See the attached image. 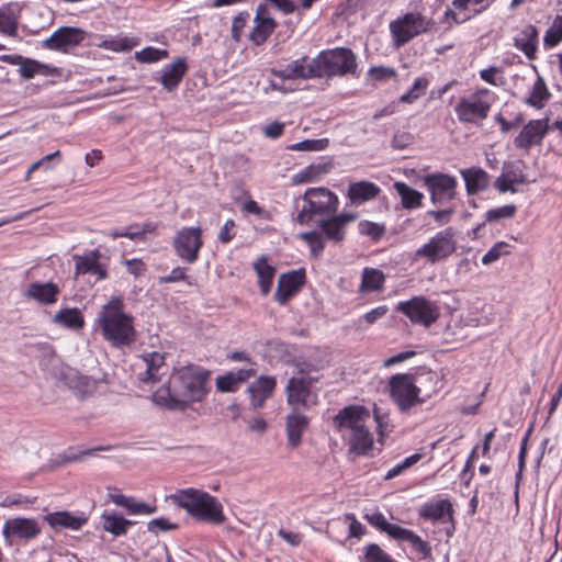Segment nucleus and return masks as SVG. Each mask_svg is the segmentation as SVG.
<instances>
[{
    "label": "nucleus",
    "mask_w": 562,
    "mask_h": 562,
    "mask_svg": "<svg viewBox=\"0 0 562 562\" xmlns=\"http://www.w3.org/2000/svg\"><path fill=\"white\" fill-rule=\"evenodd\" d=\"M168 57L166 49H159L156 47H145L144 49L135 53V58L140 63H155L162 58Z\"/></svg>",
    "instance_id": "obj_52"
},
{
    "label": "nucleus",
    "mask_w": 562,
    "mask_h": 562,
    "mask_svg": "<svg viewBox=\"0 0 562 562\" xmlns=\"http://www.w3.org/2000/svg\"><path fill=\"white\" fill-rule=\"evenodd\" d=\"M395 311L404 314L413 324L424 327L431 326L440 316L438 304L423 295L400 302Z\"/></svg>",
    "instance_id": "obj_9"
},
{
    "label": "nucleus",
    "mask_w": 562,
    "mask_h": 562,
    "mask_svg": "<svg viewBox=\"0 0 562 562\" xmlns=\"http://www.w3.org/2000/svg\"><path fill=\"white\" fill-rule=\"evenodd\" d=\"M422 459L420 453H414L407 457L402 463L395 465L384 476V480H392L393 477L402 474L406 469L411 468Z\"/></svg>",
    "instance_id": "obj_56"
},
{
    "label": "nucleus",
    "mask_w": 562,
    "mask_h": 562,
    "mask_svg": "<svg viewBox=\"0 0 562 562\" xmlns=\"http://www.w3.org/2000/svg\"><path fill=\"white\" fill-rule=\"evenodd\" d=\"M503 173L514 183H528L529 180L524 171L514 162H505L503 166Z\"/></svg>",
    "instance_id": "obj_54"
},
{
    "label": "nucleus",
    "mask_w": 562,
    "mask_h": 562,
    "mask_svg": "<svg viewBox=\"0 0 562 562\" xmlns=\"http://www.w3.org/2000/svg\"><path fill=\"white\" fill-rule=\"evenodd\" d=\"M457 249L456 231L448 227L436 233L414 252V259H425L429 265L447 260Z\"/></svg>",
    "instance_id": "obj_6"
},
{
    "label": "nucleus",
    "mask_w": 562,
    "mask_h": 562,
    "mask_svg": "<svg viewBox=\"0 0 562 562\" xmlns=\"http://www.w3.org/2000/svg\"><path fill=\"white\" fill-rule=\"evenodd\" d=\"M60 289L57 283L48 282H31L23 292L26 300L37 302L41 305H52L58 301Z\"/></svg>",
    "instance_id": "obj_20"
},
{
    "label": "nucleus",
    "mask_w": 562,
    "mask_h": 562,
    "mask_svg": "<svg viewBox=\"0 0 562 562\" xmlns=\"http://www.w3.org/2000/svg\"><path fill=\"white\" fill-rule=\"evenodd\" d=\"M390 395L396 403L401 412H406L416 404L425 402L420 396L415 381V376L407 373H398L391 376Z\"/></svg>",
    "instance_id": "obj_10"
},
{
    "label": "nucleus",
    "mask_w": 562,
    "mask_h": 562,
    "mask_svg": "<svg viewBox=\"0 0 562 562\" xmlns=\"http://www.w3.org/2000/svg\"><path fill=\"white\" fill-rule=\"evenodd\" d=\"M277 386L274 376L261 375L254 381L248 387L249 404L252 409L261 408L265 402L272 396Z\"/></svg>",
    "instance_id": "obj_21"
},
{
    "label": "nucleus",
    "mask_w": 562,
    "mask_h": 562,
    "mask_svg": "<svg viewBox=\"0 0 562 562\" xmlns=\"http://www.w3.org/2000/svg\"><path fill=\"white\" fill-rule=\"evenodd\" d=\"M385 281L384 273L375 268H364L362 271V279L360 291H380L383 289Z\"/></svg>",
    "instance_id": "obj_43"
},
{
    "label": "nucleus",
    "mask_w": 562,
    "mask_h": 562,
    "mask_svg": "<svg viewBox=\"0 0 562 562\" xmlns=\"http://www.w3.org/2000/svg\"><path fill=\"white\" fill-rule=\"evenodd\" d=\"M329 366L328 353L315 348L310 355L299 359L295 363L297 373L310 375L312 372L321 371Z\"/></svg>",
    "instance_id": "obj_29"
},
{
    "label": "nucleus",
    "mask_w": 562,
    "mask_h": 562,
    "mask_svg": "<svg viewBox=\"0 0 562 562\" xmlns=\"http://www.w3.org/2000/svg\"><path fill=\"white\" fill-rule=\"evenodd\" d=\"M74 259L76 262V274H92L100 263L98 251H92L91 254L83 256L77 255Z\"/></svg>",
    "instance_id": "obj_45"
},
{
    "label": "nucleus",
    "mask_w": 562,
    "mask_h": 562,
    "mask_svg": "<svg viewBox=\"0 0 562 562\" xmlns=\"http://www.w3.org/2000/svg\"><path fill=\"white\" fill-rule=\"evenodd\" d=\"M358 229L361 235L368 236L374 241L380 240L386 232L384 225L370 221H360L358 224Z\"/></svg>",
    "instance_id": "obj_48"
},
{
    "label": "nucleus",
    "mask_w": 562,
    "mask_h": 562,
    "mask_svg": "<svg viewBox=\"0 0 562 562\" xmlns=\"http://www.w3.org/2000/svg\"><path fill=\"white\" fill-rule=\"evenodd\" d=\"M186 58L178 57L171 64L166 65L161 70L160 83L167 91L175 90L187 72Z\"/></svg>",
    "instance_id": "obj_27"
},
{
    "label": "nucleus",
    "mask_w": 562,
    "mask_h": 562,
    "mask_svg": "<svg viewBox=\"0 0 562 562\" xmlns=\"http://www.w3.org/2000/svg\"><path fill=\"white\" fill-rule=\"evenodd\" d=\"M270 72L282 80H308L318 78L316 57L302 56L281 68H271Z\"/></svg>",
    "instance_id": "obj_16"
},
{
    "label": "nucleus",
    "mask_w": 562,
    "mask_h": 562,
    "mask_svg": "<svg viewBox=\"0 0 562 562\" xmlns=\"http://www.w3.org/2000/svg\"><path fill=\"white\" fill-rule=\"evenodd\" d=\"M316 382H318V378L304 373H297V375L290 378L285 386L288 404L303 408L308 407L311 389Z\"/></svg>",
    "instance_id": "obj_18"
},
{
    "label": "nucleus",
    "mask_w": 562,
    "mask_h": 562,
    "mask_svg": "<svg viewBox=\"0 0 562 562\" xmlns=\"http://www.w3.org/2000/svg\"><path fill=\"white\" fill-rule=\"evenodd\" d=\"M368 75L376 81H384L396 76V71L392 67L374 66L368 71Z\"/></svg>",
    "instance_id": "obj_60"
},
{
    "label": "nucleus",
    "mask_w": 562,
    "mask_h": 562,
    "mask_svg": "<svg viewBox=\"0 0 562 562\" xmlns=\"http://www.w3.org/2000/svg\"><path fill=\"white\" fill-rule=\"evenodd\" d=\"M491 2L492 0H453L452 5L458 10H465L470 5L479 7L474 9V13L479 14L485 11L490 7Z\"/></svg>",
    "instance_id": "obj_58"
},
{
    "label": "nucleus",
    "mask_w": 562,
    "mask_h": 562,
    "mask_svg": "<svg viewBox=\"0 0 562 562\" xmlns=\"http://www.w3.org/2000/svg\"><path fill=\"white\" fill-rule=\"evenodd\" d=\"M249 19V13L246 11L239 12L233 20L232 24V37L235 41L240 40L241 32Z\"/></svg>",
    "instance_id": "obj_62"
},
{
    "label": "nucleus",
    "mask_w": 562,
    "mask_h": 562,
    "mask_svg": "<svg viewBox=\"0 0 562 562\" xmlns=\"http://www.w3.org/2000/svg\"><path fill=\"white\" fill-rule=\"evenodd\" d=\"M95 324L103 339L114 348L131 347L136 341L134 317L124 311V301L120 296H112L101 306Z\"/></svg>",
    "instance_id": "obj_2"
},
{
    "label": "nucleus",
    "mask_w": 562,
    "mask_h": 562,
    "mask_svg": "<svg viewBox=\"0 0 562 562\" xmlns=\"http://www.w3.org/2000/svg\"><path fill=\"white\" fill-rule=\"evenodd\" d=\"M299 237L306 241L310 247L311 254L313 257L317 258L322 255L325 248V241L323 234L318 231L304 232L299 235Z\"/></svg>",
    "instance_id": "obj_46"
},
{
    "label": "nucleus",
    "mask_w": 562,
    "mask_h": 562,
    "mask_svg": "<svg viewBox=\"0 0 562 562\" xmlns=\"http://www.w3.org/2000/svg\"><path fill=\"white\" fill-rule=\"evenodd\" d=\"M454 213L456 207L453 205H448L443 209L429 210L427 215L432 217L438 225L442 226L451 221Z\"/></svg>",
    "instance_id": "obj_57"
},
{
    "label": "nucleus",
    "mask_w": 562,
    "mask_h": 562,
    "mask_svg": "<svg viewBox=\"0 0 562 562\" xmlns=\"http://www.w3.org/2000/svg\"><path fill=\"white\" fill-rule=\"evenodd\" d=\"M415 381L419 394H423L422 397H424L425 401L442 389V378L435 371L420 373L415 378Z\"/></svg>",
    "instance_id": "obj_37"
},
{
    "label": "nucleus",
    "mask_w": 562,
    "mask_h": 562,
    "mask_svg": "<svg viewBox=\"0 0 562 562\" xmlns=\"http://www.w3.org/2000/svg\"><path fill=\"white\" fill-rule=\"evenodd\" d=\"M42 532L40 522L34 518L14 517L4 521L2 536L5 543L13 546L18 541L27 542Z\"/></svg>",
    "instance_id": "obj_11"
},
{
    "label": "nucleus",
    "mask_w": 562,
    "mask_h": 562,
    "mask_svg": "<svg viewBox=\"0 0 562 562\" xmlns=\"http://www.w3.org/2000/svg\"><path fill=\"white\" fill-rule=\"evenodd\" d=\"M168 498L199 521L221 525L226 520L223 505L205 491L193 487L178 490Z\"/></svg>",
    "instance_id": "obj_3"
},
{
    "label": "nucleus",
    "mask_w": 562,
    "mask_h": 562,
    "mask_svg": "<svg viewBox=\"0 0 562 562\" xmlns=\"http://www.w3.org/2000/svg\"><path fill=\"white\" fill-rule=\"evenodd\" d=\"M547 132L548 125L546 121H530L515 138L514 144L517 148L529 149L532 145L539 144Z\"/></svg>",
    "instance_id": "obj_24"
},
{
    "label": "nucleus",
    "mask_w": 562,
    "mask_h": 562,
    "mask_svg": "<svg viewBox=\"0 0 562 562\" xmlns=\"http://www.w3.org/2000/svg\"><path fill=\"white\" fill-rule=\"evenodd\" d=\"M356 218L357 214L353 213L334 214L327 220H322L319 227L327 239L334 243H341L346 237V226Z\"/></svg>",
    "instance_id": "obj_22"
},
{
    "label": "nucleus",
    "mask_w": 562,
    "mask_h": 562,
    "mask_svg": "<svg viewBox=\"0 0 562 562\" xmlns=\"http://www.w3.org/2000/svg\"><path fill=\"white\" fill-rule=\"evenodd\" d=\"M101 519L103 529L112 533L114 537L125 535L127 529L135 524L132 520L125 519L121 515L108 512L102 514Z\"/></svg>",
    "instance_id": "obj_40"
},
{
    "label": "nucleus",
    "mask_w": 562,
    "mask_h": 562,
    "mask_svg": "<svg viewBox=\"0 0 562 562\" xmlns=\"http://www.w3.org/2000/svg\"><path fill=\"white\" fill-rule=\"evenodd\" d=\"M257 371L254 368L239 369L218 375L215 380L216 390L221 393H234L239 386L256 376Z\"/></svg>",
    "instance_id": "obj_25"
},
{
    "label": "nucleus",
    "mask_w": 562,
    "mask_h": 562,
    "mask_svg": "<svg viewBox=\"0 0 562 562\" xmlns=\"http://www.w3.org/2000/svg\"><path fill=\"white\" fill-rule=\"evenodd\" d=\"M18 15L15 12V8L13 5H3L0 8V32L9 35L15 36L18 32Z\"/></svg>",
    "instance_id": "obj_44"
},
{
    "label": "nucleus",
    "mask_w": 562,
    "mask_h": 562,
    "mask_svg": "<svg viewBox=\"0 0 562 562\" xmlns=\"http://www.w3.org/2000/svg\"><path fill=\"white\" fill-rule=\"evenodd\" d=\"M255 26L250 33V41L256 45L263 44L274 31L277 23L269 16L266 4H259L254 19Z\"/></svg>",
    "instance_id": "obj_23"
},
{
    "label": "nucleus",
    "mask_w": 562,
    "mask_h": 562,
    "mask_svg": "<svg viewBox=\"0 0 562 562\" xmlns=\"http://www.w3.org/2000/svg\"><path fill=\"white\" fill-rule=\"evenodd\" d=\"M56 378L81 400L94 394L99 385L97 379L85 375L77 369L66 364L59 367Z\"/></svg>",
    "instance_id": "obj_13"
},
{
    "label": "nucleus",
    "mask_w": 562,
    "mask_h": 562,
    "mask_svg": "<svg viewBox=\"0 0 562 562\" xmlns=\"http://www.w3.org/2000/svg\"><path fill=\"white\" fill-rule=\"evenodd\" d=\"M544 45L548 47H553L558 45L562 41V16L557 15L553 24L550 29L547 30L544 35Z\"/></svg>",
    "instance_id": "obj_50"
},
{
    "label": "nucleus",
    "mask_w": 562,
    "mask_h": 562,
    "mask_svg": "<svg viewBox=\"0 0 562 562\" xmlns=\"http://www.w3.org/2000/svg\"><path fill=\"white\" fill-rule=\"evenodd\" d=\"M329 144L327 138L304 139L302 142L290 145V150L318 151L325 149Z\"/></svg>",
    "instance_id": "obj_53"
},
{
    "label": "nucleus",
    "mask_w": 562,
    "mask_h": 562,
    "mask_svg": "<svg viewBox=\"0 0 562 562\" xmlns=\"http://www.w3.org/2000/svg\"><path fill=\"white\" fill-rule=\"evenodd\" d=\"M305 273L302 269L282 273L278 280L274 300L283 305L285 304L304 284Z\"/></svg>",
    "instance_id": "obj_19"
},
{
    "label": "nucleus",
    "mask_w": 562,
    "mask_h": 562,
    "mask_svg": "<svg viewBox=\"0 0 562 562\" xmlns=\"http://www.w3.org/2000/svg\"><path fill=\"white\" fill-rule=\"evenodd\" d=\"M460 173L465 182L468 194H475L484 191L490 186L488 173L480 167H471L460 170Z\"/></svg>",
    "instance_id": "obj_30"
},
{
    "label": "nucleus",
    "mask_w": 562,
    "mask_h": 562,
    "mask_svg": "<svg viewBox=\"0 0 562 562\" xmlns=\"http://www.w3.org/2000/svg\"><path fill=\"white\" fill-rule=\"evenodd\" d=\"M509 254L510 245L505 241H498L482 257V263L488 266Z\"/></svg>",
    "instance_id": "obj_49"
},
{
    "label": "nucleus",
    "mask_w": 562,
    "mask_h": 562,
    "mask_svg": "<svg viewBox=\"0 0 562 562\" xmlns=\"http://www.w3.org/2000/svg\"><path fill=\"white\" fill-rule=\"evenodd\" d=\"M424 183L435 205L445 206L457 195V179L450 175L436 172L424 177Z\"/></svg>",
    "instance_id": "obj_14"
},
{
    "label": "nucleus",
    "mask_w": 562,
    "mask_h": 562,
    "mask_svg": "<svg viewBox=\"0 0 562 562\" xmlns=\"http://www.w3.org/2000/svg\"><path fill=\"white\" fill-rule=\"evenodd\" d=\"M453 508L449 499H440L436 503L425 504L420 510L419 516L424 519L432 521H445L446 516L452 520Z\"/></svg>",
    "instance_id": "obj_36"
},
{
    "label": "nucleus",
    "mask_w": 562,
    "mask_h": 562,
    "mask_svg": "<svg viewBox=\"0 0 562 562\" xmlns=\"http://www.w3.org/2000/svg\"><path fill=\"white\" fill-rule=\"evenodd\" d=\"M364 562H396L376 543L364 548Z\"/></svg>",
    "instance_id": "obj_51"
},
{
    "label": "nucleus",
    "mask_w": 562,
    "mask_h": 562,
    "mask_svg": "<svg viewBox=\"0 0 562 562\" xmlns=\"http://www.w3.org/2000/svg\"><path fill=\"white\" fill-rule=\"evenodd\" d=\"M53 322L69 329H81L85 326V317L77 307H65L58 311Z\"/></svg>",
    "instance_id": "obj_38"
},
{
    "label": "nucleus",
    "mask_w": 562,
    "mask_h": 562,
    "mask_svg": "<svg viewBox=\"0 0 562 562\" xmlns=\"http://www.w3.org/2000/svg\"><path fill=\"white\" fill-rule=\"evenodd\" d=\"M254 270L257 273L262 295H268L274 279L276 268L268 263L266 256H261L254 262Z\"/></svg>",
    "instance_id": "obj_39"
},
{
    "label": "nucleus",
    "mask_w": 562,
    "mask_h": 562,
    "mask_svg": "<svg viewBox=\"0 0 562 562\" xmlns=\"http://www.w3.org/2000/svg\"><path fill=\"white\" fill-rule=\"evenodd\" d=\"M547 86L542 78H538L532 86V91L527 102L536 108H542L543 101L549 98Z\"/></svg>",
    "instance_id": "obj_47"
},
{
    "label": "nucleus",
    "mask_w": 562,
    "mask_h": 562,
    "mask_svg": "<svg viewBox=\"0 0 562 562\" xmlns=\"http://www.w3.org/2000/svg\"><path fill=\"white\" fill-rule=\"evenodd\" d=\"M490 90L477 89L468 97H462L454 108L458 120L465 124H480L488 116L492 106Z\"/></svg>",
    "instance_id": "obj_7"
},
{
    "label": "nucleus",
    "mask_w": 562,
    "mask_h": 562,
    "mask_svg": "<svg viewBox=\"0 0 562 562\" xmlns=\"http://www.w3.org/2000/svg\"><path fill=\"white\" fill-rule=\"evenodd\" d=\"M304 205L297 213L296 222L308 224L316 215H334L338 210V198L329 189L308 188L303 195Z\"/></svg>",
    "instance_id": "obj_4"
},
{
    "label": "nucleus",
    "mask_w": 562,
    "mask_h": 562,
    "mask_svg": "<svg viewBox=\"0 0 562 562\" xmlns=\"http://www.w3.org/2000/svg\"><path fill=\"white\" fill-rule=\"evenodd\" d=\"M370 417L368 408L360 405H350L340 409L333 417L334 428L341 435L342 439L363 426Z\"/></svg>",
    "instance_id": "obj_15"
},
{
    "label": "nucleus",
    "mask_w": 562,
    "mask_h": 562,
    "mask_svg": "<svg viewBox=\"0 0 562 562\" xmlns=\"http://www.w3.org/2000/svg\"><path fill=\"white\" fill-rule=\"evenodd\" d=\"M389 536L395 540L409 542L413 549L423 554L424 558L429 557L431 553V548L429 547L428 542L424 541L411 529H406L393 524Z\"/></svg>",
    "instance_id": "obj_31"
},
{
    "label": "nucleus",
    "mask_w": 562,
    "mask_h": 562,
    "mask_svg": "<svg viewBox=\"0 0 562 562\" xmlns=\"http://www.w3.org/2000/svg\"><path fill=\"white\" fill-rule=\"evenodd\" d=\"M395 191L401 196V202L404 209L414 210L423 204L424 194L402 181H396L393 184Z\"/></svg>",
    "instance_id": "obj_41"
},
{
    "label": "nucleus",
    "mask_w": 562,
    "mask_h": 562,
    "mask_svg": "<svg viewBox=\"0 0 562 562\" xmlns=\"http://www.w3.org/2000/svg\"><path fill=\"white\" fill-rule=\"evenodd\" d=\"M44 520L53 529L65 528L70 530H79L87 524L88 517L85 514L76 516L70 512L61 510L48 513L44 516Z\"/></svg>",
    "instance_id": "obj_26"
},
{
    "label": "nucleus",
    "mask_w": 562,
    "mask_h": 562,
    "mask_svg": "<svg viewBox=\"0 0 562 562\" xmlns=\"http://www.w3.org/2000/svg\"><path fill=\"white\" fill-rule=\"evenodd\" d=\"M178 528V525L170 522L168 519L160 517L155 518L147 524V529L150 532L157 533L158 531H169Z\"/></svg>",
    "instance_id": "obj_61"
},
{
    "label": "nucleus",
    "mask_w": 562,
    "mask_h": 562,
    "mask_svg": "<svg viewBox=\"0 0 562 562\" xmlns=\"http://www.w3.org/2000/svg\"><path fill=\"white\" fill-rule=\"evenodd\" d=\"M146 364V376L143 379L144 382H157L160 381L161 369L165 367V356L159 352H150L143 357Z\"/></svg>",
    "instance_id": "obj_42"
},
{
    "label": "nucleus",
    "mask_w": 562,
    "mask_h": 562,
    "mask_svg": "<svg viewBox=\"0 0 562 562\" xmlns=\"http://www.w3.org/2000/svg\"><path fill=\"white\" fill-rule=\"evenodd\" d=\"M414 142V135L409 132L397 131L393 135L391 146L394 149L402 150L407 148Z\"/></svg>",
    "instance_id": "obj_59"
},
{
    "label": "nucleus",
    "mask_w": 562,
    "mask_h": 562,
    "mask_svg": "<svg viewBox=\"0 0 562 562\" xmlns=\"http://www.w3.org/2000/svg\"><path fill=\"white\" fill-rule=\"evenodd\" d=\"M318 78L355 75L357 57L350 48L337 47L322 50L316 56Z\"/></svg>",
    "instance_id": "obj_5"
},
{
    "label": "nucleus",
    "mask_w": 562,
    "mask_h": 562,
    "mask_svg": "<svg viewBox=\"0 0 562 562\" xmlns=\"http://www.w3.org/2000/svg\"><path fill=\"white\" fill-rule=\"evenodd\" d=\"M210 374L209 370L199 366L181 367L175 372L178 387L173 392L166 389V396L161 392L155 394V401L162 403L169 409L184 411L191 403L202 402L205 398L209 392L206 383Z\"/></svg>",
    "instance_id": "obj_1"
},
{
    "label": "nucleus",
    "mask_w": 562,
    "mask_h": 562,
    "mask_svg": "<svg viewBox=\"0 0 562 562\" xmlns=\"http://www.w3.org/2000/svg\"><path fill=\"white\" fill-rule=\"evenodd\" d=\"M538 30L536 26L528 24L514 38V45L520 49L528 59L536 58L538 44Z\"/></svg>",
    "instance_id": "obj_33"
},
{
    "label": "nucleus",
    "mask_w": 562,
    "mask_h": 562,
    "mask_svg": "<svg viewBox=\"0 0 562 562\" xmlns=\"http://www.w3.org/2000/svg\"><path fill=\"white\" fill-rule=\"evenodd\" d=\"M109 498L117 506L124 507L130 515H150L156 513V506H150L144 502H138L133 496H126L120 493L109 494Z\"/></svg>",
    "instance_id": "obj_35"
},
{
    "label": "nucleus",
    "mask_w": 562,
    "mask_h": 562,
    "mask_svg": "<svg viewBox=\"0 0 562 562\" xmlns=\"http://www.w3.org/2000/svg\"><path fill=\"white\" fill-rule=\"evenodd\" d=\"M345 440L349 445V452L357 456L366 454L373 446V437L366 424L348 435Z\"/></svg>",
    "instance_id": "obj_34"
},
{
    "label": "nucleus",
    "mask_w": 562,
    "mask_h": 562,
    "mask_svg": "<svg viewBox=\"0 0 562 562\" xmlns=\"http://www.w3.org/2000/svg\"><path fill=\"white\" fill-rule=\"evenodd\" d=\"M177 256L188 263H193L199 258L203 246L201 227H184L180 229L172 241Z\"/></svg>",
    "instance_id": "obj_12"
},
{
    "label": "nucleus",
    "mask_w": 562,
    "mask_h": 562,
    "mask_svg": "<svg viewBox=\"0 0 562 562\" xmlns=\"http://www.w3.org/2000/svg\"><path fill=\"white\" fill-rule=\"evenodd\" d=\"M33 64H37V60L31 58H23L20 64L19 72L24 79H32L38 75V69Z\"/></svg>",
    "instance_id": "obj_64"
},
{
    "label": "nucleus",
    "mask_w": 562,
    "mask_h": 562,
    "mask_svg": "<svg viewBox=\"0 0 562 562\" xmlns=\"http://www.w3.org/2000/svg\"><path fill=\"white\" fill-rule=\"evenodd\" d=\"M381 189L373 182L359 181L349 184L347 196L355 205L375 199Z\"/></svg>",
    "instance_id": "obj_32"
},
{
    "label": "nucleus",
    "mask_w": 562,
    "mask_h": 562,
    "mask_svg": "<svg viewBox=\"0 0 562 562\" xmlns=\"http://www.w3.org/2000/svg\"><path fill=\"white\" fill-rule=\"evenodd\" d=\"M308 418L297 412H292L286 416L285 431L288 445L291 448H297L302 442V436L308 426Z\"/></svg>",
    "instance_id": "obj_28"
},
{
    "label": "nucleus",
    "mask_w": 562,
    "mask_h": 562,
    "mask_svg": "<svg viewBox=\"0 0 562 562\" xmlns=\"http://www.w3.org/2000/svg\"><path fill=\"white\" fill-rule=\"evenodd\" d=\"M87 36V32L80 27L60 26L43 42V47L49 50L68 53L80 45Z\"/></svg>",
    "instance_id": "obj_17"
},
{
    "label": "nucleus",
    "mask_w": 562,
    "mask_h": 562,
    "mask_svg": "<svg viewBox=\"0 0 562 562\" xmlns=\"http://www.w3.org/2000/svg\"><path fill=\"white\" fill-rule=\"evenodd\" d=\"M366 519L374 527L380 529L381 531L389 535L393 524H390L384 515L380 512L373 513L371 515H366Z\"/></svg>",
    "instance_id": "obj_63"
},
{
    "label": "nucleus",
    "mask_w": 562,
    "mask_h": 562,
    "mask_svg": "<svg viewBox=\"0 0 562 562\" xmlns=\"http://www.w3.org/2000/svg\"><path fill=\"white\" fill-rule=\"evenodd\" d=\"M516 213L514 204H507L501 207L491 209L486 212L485 218L487 222H494L501 218H510Z\"/></svg>",
    "instance_id": "obj_55"
},
{
    "label": "nucleus",
    "mask_w": 562,
    "mask_h": 562,
    "mask_svg": "<svg viewBox=\"0 0 562 562\" xmlns=\"http://www.w3.org/2000/svg\"><path fill=\"white\" fill-rule=\"evenodd\" d=\"M432 22L419 12H408L390 23V32L396 48L430 30Z\"/></svg>",
    "instance_id": "obj_8"
}]
</instances>
